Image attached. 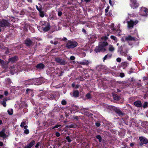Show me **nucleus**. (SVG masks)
<instances>
[{"label": "nucleus", "mask_w": 148, "mask_h": 148, "mask_svg": "<svg viewBox=\"0 0 148 148\" xmlns=\"http://www.w3.org/2000/svg\"><path fill=\"white\" fill-rule=\"evenodd\" d=\"M21 127H23L24 129H26L27 128V126L26 125V123L24 122H22L21 125Z\"/></svg>", "instance_id": "16"}, {"label": "nucleus", "mask_w": 148, "mask_h": 148, "mask_svg": "<svg viewBox=\"0 0 148 148\" xmlns=\"http://www.w3.org/2000/svg\"><path fill=\"white\" fill-rule=\"evenodd\" d=\"M134 145V144L133 143H131L130 144V145L131 146H132Z\"/></svg>", "instance_id": "52"}, {"label": "nucleus", "mask_w": 148, "mask_h": 148, "mask_svg": "<svg viewBox=\"0 0 148 148\" xmlns=\"http://www.w3.org/2000/svg\"><path fill=\"white\" fill-rule=\"evenodd\" d=\"M148 106V103L147 102H145L144 103V104L143 105V107L144 108H146Z\"/></svg>", "instance_id": "26"}, {"label": "nucleus", "mask_w": 148, "mask_h": 148, "mask_svg": "<svg viewBox=\"0 0 148 148\" xmlns=\"http://www.w3.org/2000/svg\"><path fill=\"white\" fill-rule=\"evenodd\" d=\"M2 123V121L1 120H0V125Z\"/></svg>", "instance_id": "59"}, {"label": "nucleus", "mask_w": 148, "mask_h": 148, "mask_svg": "<svg viewBox=\"0 0 148 148\" xmlns=\"http://www.w3.org/2000/svg\"><path fill=\"white\" fill-rule=\"evenodd\" d=\"M75 58L73 56H71L70 57V59L71 60H73L75 59Z\"/></svg>", "instance_id": "39"}, {"label": "nucleus", "mask_w": 148, "mask_h": 148, "mask_svg": "<svg viewBox=\"0 0 148 148\" xmlns=\"http://www.w3.org/2000/svg\"><path fill=\"white\" fill-rule=\"evenodd\" d=\"M62 12L60 11H59L58 13V15L59 16H60L62 15Z\"/></svg>", "instance_id": "35"}, {"label": "nucleus", "mask_w": 148, "mask_h": 148, "mask_svg": "<svg viewBox=\"0 0 148 148\" xmlns=\"http://www.w3.org/2000/svg\"><path fill=\"white\" fill-rule=\"evenodd\" d=\"M66 139L67 140L68 142H70L71 141V140H70L69 137H66Z\"/></svg>", "instance_id": "34"}, {"label": "nucleus", "mask_w": 148, "mask_h": 148, "mask_svg": "<svg viewBox=\"0 0 148 148\" xmlns=\"http://www.w3.org/2000/svg\"><path fill=\"white\" fill-rule=\"evenodd\" d=\"M90 0H84V1L86 2H88L90 1Z\"/></svg>", "instance_id": "48"}, {"label": "nucleus", "mask_w": 148, "mask_h": 148, "mask_svg": "<svg viewBox=\"0 0 148 148\" xmlns=\"http://www.w3.org/2000/svg\"><path fill=\"white\" fill-rule=\"evenodd\" d=\"M38 146H39V144L38 143H37L36 145L35 146V147L37 148L38 147Z\"/></svg>", "instance_id": "47"}, {"label": "nucleus", "mask_w": 148, "mask_h": 148, "mask_svg": "<svg viewBox=\"0 0 148 148\" xmlns=\"http://www.w3.org/2000/svg\"><path fill=\"white\" fill-rule=\"evenodd\" d=\"M25 44L27 46H30L32 44V41L29 39H27L25 41Z\"/></svg>", "instance_id": "14"}, {"label": "nucleus", "mask_w": 148, "mask_h": 148, "mask_svg": "<svg viewBox=\"0 0 148 148\" xmlns=\"http://www.w3.org/2000/svg\"><path fill=\"white\" fill-rule=\"evenodd\" d=\"M72 86L73 87H74V84L73 83L72 84Z\"/></svg>", "instance_id": "54"}, {"label": "nucleus", "mask_w": 148, "mask_h": 148, "mask_svg": "<svg viewBox=\"0 0 148 148\" xmlns=\"http://www.w3.org/2000/svg\"><path fill=\"white\" fill-rule=\"evenodd\" d=\"M108 9L106 8L105 9V12H108Z\"/></svg>", "instance_id": "49"}, {"label": "nucleus", "mask_w": 148, "mask_h": 148, "mask_svg": "<svg viewBox=\"0 0 148 148\" xmlns=\"http://www.w3.org/2000/svg\"><path fill=\"white\" fill-rule=\"evenodd\" d=\"M143 79L144 80L147 79L146 77H144L143 78Z\"/></svg>", "instance_id": "58"}, {"label": "nucleus", "mask_w": 148, "mask_h": 148, "mask_svg": "<svg viewBox=\"0 0 148 148\" xmlns=\"http://www.w3.org/2000/svg\"><path fill=\"white\" fill-rule=\"evenodd\" d=\"M108 37L106 36L101 38L98 47L95 49V51L96 52L100 51L104 52L106 50V47L108 45V42L106 41Z\"/></svg>", "instance_id": "1"}, {"label": "nucleus", "mask_w": 148, "mask_h": 148, "mask_svg": "<svg viewBox=\"0 0 148 148\" xmlns=\"http://www.w3.org/2000/svg\"><path fill=\"white\" fill-rule=\"evenodd\" d=\"M109 3L110 4V5L112 6L114 4L113 3V4H112V1L111 0H109Z\"/></svg>", "instance_id": "40"}, {"label": "nucleus", "mask_w": 148, "mask_h": 148, "mask_svg": "<svg viewBox=\"0 0 148 148\" xmlns=\"http://www.w3.org/2000/svg\"><path fill=\"white\" fill-rule=\"evenodd\" d=\"M56 62L60 63L61 64H63L62 60L59 58H56Z\"/></svg>", "instance_id": "19"}, {"label": "nucleus", "mask_w": 148, "mask_h": 148, "mask_svg": "<svg viewBox=\"0 0 148 148\" xmlns=\"http://www.w3.org/2000/svg\"><path fill=\"white\" fill-rule=\"evenodd\" d=\"M113 98L114 99L116 100H118L119 99V98L116 95L113 96Z\"/></svg>", "instance_id": "29"}, {"label": "nucleus", "mask_w": 148, "mask_h": 148, "mask_svg": "<svg viewBox=\"0 0 148 148\" xmlns=\"http://www.w3.org/2000/svg\"><path fill=\"white\" fill-rule=\"evenodd\" d=\"M96 125L97 127H99L100 126V124L99 123H96Z\"/></svg>", "instance_id": "43"}, {"label": "nucleus", "mask_w": 148, "mask_h": 148, "mask_svg": "<svg viewBox=\"0 0 148 148\" xmlns=\"http://www.w3.org/2000/svg\"><path fill=\"white\" fill-rule=\"evenodd\" d=\"M77 45V43L76 42L69 41L66 45V47L69 49L74 48Z\"/></svg>", "instance_id": "3"}, {"label": "nucleus", "mask_w": 148, "mask_h": 148, "mask_svg": "<svg viewBox=\"0 0 148 148\" xmlns=\"http://www.w3.org/2000/svg\"><path fill=\"white\" fill-rule=\"evenodd\" d=\"M110 38L114 40L115 42H117V39L116 38V37H115L113 36H110Z\"/></svg>", "instance_id": "22"}, {"label": "nucleus", "mask_w": 148, "mask_h": 148, "mask_svg": "<svg viewBox=\"0 0 148 148\" xmlns=\"http://www.w3.org/2000/svg\"><path fill=\"white\" fill-rule=\"evenodd\" d=\"M54 44H55V45L57 44L58 43V42H57L56 41H55L54 42Z\"/></svg>", "instance_id": "53"}, {"label": "nucleus", "mask_w": 148, "mask_h": 148, "mask_svg": "<svg viewBox=\"0 0 148 148\" xmlns=\"http://www.w3.org/2000/svg\"><path fill=\"white\" fill-rule=\"evenodd\" d=\"M141 142L143 143H146L148 142V140L144 137H141L139 138Z\"/></svg>", "instance_id": "11"}, {"label": "nucleus", "mask_w": 148, "mask_h": 148, "mask_svg": "<svg viewBox=\"0 0 148 148\" xmlns=\"http://www.w3.org/2000/svg\"><path fill=\"white\" fill-rule=\"evenodd\" d=\"M9 25V23L7 21L3 20L0 21V27H6Z\"/></svg>", "instance_id": "6"}, {"label": "nucleus", "mask_w": 148, "mask_h": 148, "mask_svg": "<svg viewBox=\"0 0 148 148\" xmlns=\"http://www.w3.org/2000/svg\"><path fill=\"white\" fill-rule=\"evenodd\" d=\"M108 55H106L104 58H103V61L107 59V58L108 57Z\"/></svg>", "instance_id": "38"}, {"label": "nucleus", "mask_w": 148, "mask_h": 148, "mask_svg": "<svg viewBox=\"0 0 148 148\" xmlns=\"http://www.w3.org/2000/svg\"><path fill=\"white\" fill-rule=\"evenodd\" d=\"M4 94L6 96H7L8 94V92L7 91H5L4 92Z\"/></svg>", "instance_id": "41"}, {"label": "nucleus", "mask_w": 148, "mask_h": 148, "mask_svg": "<svg viewBox=\"0 0 148 148\" xmlns=\"http://www.w3.org/2000/svg\"><path fill=\"white\" fill-rule=\"evenodd\" d=\"M35 143L34 141H32L29 144L25 146L24 148H31L34 144Z\"/></svg>", "instance_id": "12"}, {"label": "nucleus", "mask_w": 148, "mask_h": 148, "mask_svg": "<svg viewBox=\"0 0 148 148\" xmlns=\"http://www.w3.org/2000/svg\"><path fill=\"white\" fill-rule=\"evenodd\" d=\"M89 63V62L88 61H84L83 62H81V64H83V65H86L88 64Z\"/></svg>", "instance_id": "21"}, {"label": "nucleus", "mask_w": 148, "mask_h": 148, "mask_svg": "<svg viewBox=\"0 0 148 148\" xmlns=\"http://www.w3.org/2000/svg\"><path fill=\"white\" fill-rule=\"evenodd\" d=\"M17 57H13L12 58H10L9 60V62H15L17 60Z\"/></svg>", "instance_id": "17"}, {"label": "nucleus", "mask_w": 148, "mask_h": 148, "mask_svg": "<svg viewBox=\"0 0 148 148\" xmlns=\"http://www.w3.org/2000/svg\"><path fill=\"white\" fill-rule=\"evenodd\" d=\"M120 76L121 77H124V74L123 73H121L120 74Z\"/></svg>", "instance_id": "37"}, {"label": "nucleus", "mask_w": 148, "mask_h": 148, "mask_svg": "<svg viewBox=\"0 0 148 148\" xmlns=\"http://www.w3.org/2000/svg\"><path fill=\"white\" fill-rule=\"evenodd\" d=\"M36 8H37V9H38V10L39 11V10H40L39 9H38V7L37 6H36Z\"/></svg>", "instance_id": "56"}, {"label": "nucleus", "mask_w": 148, "mask_h": 148, "mask_svg": "<svg viewBox=\"0 0 148 148\" xmlns=\"http://www.w3.org/2000/svg\"><path fill=\"white\" fill-rule=\"evenodd\" d=\"M29 91H31V90L30 89H27L26 90V92L27 93H28V92Z\"/></svg>", "instance_id": "44"}, {"label": "nucleus", "mask_w": 148, "mask_h": 148, "mask_svg": "<svg viewBox=\"0 0 148 148\" xmlns=\"http://www.w3.org/2000/svg\"><path fill=\"white\" fill-rule=\"evenodd\" d=\"M138 21L137 20L134 21L132 20H130L129 21H128L127 23L128 28H132L133 27V26L136 25L138 23Z\"/></svg>", "instance_id": "4"}, {"label": "nucleus", "mask_w": 148, "mask_h": 148, "mask_svg": "<svg viewBox=\"0 0 148 148\" xmlns=\"http://www.w3.org/2000/svg\"><path fill=\"white\" fill-rule=\"evenodd\" d=\"M131 6L133 9L137 7L138 6V4L136 0H130Z\"/></svg>", "instance_id": "5"}, {"label": "nucleus", "mask_w": 148, "mask_h": 148, "mask_svg": "<svg viewBox=\"0 0 148 148\" xmlns=\"http://www.w3.org/2000/svg\"><path fill=\"white\" fill-rule=\"evenodd\" d=\"M134 103L135 106L137 107H141L142 106L141 101H136Z\"/></svg>", "instance_id": "10"}, {"label": "nucleus", "mask_w": 148, "mask_h": 148, "mask_svg": "<svg viewBox=\"0 0 148 148\" xmlns=\"http://www.w3.org/2000/svg\"><path fill=\"white\" fill-rule=\"evenodd\" d=\"M36 8H37V9H38V10L39 11V10H40L39 9H38V7L37 6H36Z\"/></svg>", "instance_id": "55"}, {"label": "nucleus", "mask_w": 148, "mask_h": 148, "mask_svg": "<svg viewBox=\"0 0 148 148\" xmlns=\"http://www.w3.org/2000/svg\"><path fill=\"white\" fill-rule=\"evenodd\" d=\"M127 59L129 60H131V58L130 57H127Z\"/></svg>", "instance_id": "45"}, {"label": "nucleus", "mask_w": 148, "mask_h": 148, "mask_svg": "<svg viewBox=\"0 0 148 148\" xmlns=\"http://www.w3.org/2000/svg\"><path fill=\"white\" fill-rule=\"evenodd\" d=\"M7 80H8V81H10V79H7Z\"/></svg>", "instance_id": "60"}, {"label": "nucleus", "mask_w": 148, "mask_h": 148, "mask_svg": "<svg viewBox=\"0 0 148 148\" xmlns=\"http://www.w3.org/2000/svg\"><path fill=\"white\" fill-rule=\"evenodd\" d=\"M0 63L3 66V65L4 64V62L3 60L1 59H0Z\"/></svg>", "instance_id": "32"}, {"label": "nucleus", "mask_w": 148, "mask_h": 148, "mask_svg": "<svg viewBox=\"0 0 148 148\" xmlns=\"http://www.w3.org/2000/svg\"><path fill=\"white\" fill-rule=\"evenodd\" d=\"M83 31H84V32H85V30H83Z\"/></svg>", "instance_id": "63"}, {"label": "nucleus", "mask_w": 148, "mask_h": 148, "mask_svg": "<svg viewBox=\"0 0 148 148\" xmlns=\"http://www.w3.org/2000/svg\"><path fill=\"white\" fill-rule=\"evenodd\" d=\"M13 19H14V18L13 17H11L10 18V19L12 21H13Z\"/></svg>", "instance_id": "51"}, {"label": "nucleus", "mask_w": 148, "mask_h": 148, "mask_svg": "<svg viewBox=\"0 0 148 148\" xmlns=\"http://www.w3.org/2000/svg\"><path fill=\"white\" fill-rule=\"evenodd\" d=\"M3 97V95H0V99L2 98Z\"/></svg>", "instance_id": "50"}, {"label": "nucleus", "mask_w": 148, "mask_h": 148, "mask_svg": "<svg viewBox=\"0 0 148 148\" xmlns=\"http://www.w3.org/2000/svg\"><path fill=\"white\" fill-rule=\"evenodd\" d=\"M8 114L10 115H12L13 113V110L12 109H10L8 110Z\"/></svg>", "instance_id": "23"}, {"label": "nucleus", "mask_w": 148, "mask_h": 148, "mask_svg": "<svg viewBox=\"0 0 148 148\" xmlns=\"http://www.w3.org/2000/svg\"><path fill=\"white\" fill-rule=\"evenodd\" d=\"M97 138L99 139V142L101 141V137L99 135H97L96 136Z\"/></svg>", "instance_id": "27"}, {"label": "nucleus", "mask_w": 148, "mask_h": 148, "mask_svg": "<svg viewBox=\"0 0 148 148\" xmlns=\"http://www.w3.org/2000/svg\"><path fill=\"white\" fill-rule=\"evenodd\" d=\"M66 101L64 100H63L62 101V104L63 105H65L66 104Z\"/></svg>", "instance_id": "31"}, {"label": "nucleus", "mask_w": 148, "mask_h": 148, "mask_svg": "<svg viewBox=\"0 0 148 148\" xmlns=\"http://www.w3.org/2000/svg\"><path fill=\"white\" fill-rule=\"evenodd\" d=\"M61 125H57L54 126L53 127V128H57L58 127H59Z\"/></svg>", "instance_id": "33"}, {"label": "nucleus", "mask_w": 148, "mask_h": 148, "mask_svg": "<svg viewBox=\"0 0 148 148\" xmlns=\"http://www.w3.org/2000/svg\"><path fill=\"white\" fill-rule=\"evenodd\" d=\"M108 49L110 51H113L114 50V48L112 45H110L109 46Z\"/></svg>", "instance_id": "18"}, {"label": "nucleus", "mask_w": 148, "mask_h": 148, "mask_svg": "<svg viewBox=\"0 0 148 148\" xmlns=\"http://www.w3.org/2000/svg\"><path fill=\"white\" fill-rule=\"evenodd\" d=\"M40 12V15L41 17H43L44 16V12L41 10H39Z\"/></svg>", "instance_id": "24"}, {"label": "nucleus", "mask_w": 148, "mask_h": 148, "mask_svg": "<svg viewBox=\"0 0 148 148\" xmlns=\"http://www.w3.org/2000/svg\"><path fill=\"white\" fill-rule=\"evenodd\" d=\"M40 79H33V84L35 85H40L42 82H39Z\"/></svg>", "instance_id": "13"}, {"label": "nucleus", "mask_w": 148, "mask_h": 148, "mask_svg": "<svg viewBox=\"0 0 148 148\" xmlns=\"http://www.w3.org/2000/svg\"><path fill=\"white\" fill-rule=\"evenodd\" d=\"M116 61L118 62H120L121 61V60L120 58H118L116 59Z\"/></svg>", "instance_id": "36"}, {"label": "nucleus", "mask_w": 148, "mask_h": 148, "mask_svg": "<svg viewBox=\"0 0 148 148\" xmlns=\"http://www.w3.org/2000/svg\"><path fill=\"white\" fill-rule=\"evenodd\" d=\"M0 136L3 138H5L7 137L8 136L5 133V129H3L0 132Z\"/></svg>", "instance_id": "7"}, {"label": "nucleus", "mask_w": 148, "mask_h": 148, "mask_svg": "<svg viewBox=\"0 0 148 148\" xmlns=\"http://www.w3.org/2000/svg\"><path fill=\"white\" fill-rule=\"evenodd\" d=\"M73 96L75 97H77L79 95V92L77 91H74L73 92Z\"/></svg>", "instance_id": "20"}, {"label": "nucleus", "mask_w": 148, "mask_h": 148, "mask_svg": "<svg viewBox=\"0 0 148 148\" xmlns=\"http://www.w3.org/2000/svg\"><path fill=\"white\" fill-rule=\"evenodd\" d=\"M6 100H4L2 102V104L3 105V106L4 107H5L6 106V102L5 101Z\"/></svg>", "instance_id": "25"}, {"label": "nucleus", "mask_w": 148, "mask_h": 148, "mask_svg": "<svg viewBox=\"0 0 148 148\" xmlns=\"http://www.w3.org/2000/svg\"><path fill=\"white\" fill-rule=\"evenodd\" d=\"M86 97L88 99H89L91 98V95L89 93H88L86 95Z\"/></svg>", "instance_id": "28"}, {"label": "nucleus", "mask_w": 148, "mask_h": 148, "mask_svg": "<svg viewBox=\"0 0 148 148\" xmlns=\"http://www.w3.org/2000/svg\"><path fill=\"white\" fill-rule=\"evenodd\" d=\"M56 136L57 137H58L60 135V134L58 132L56 133Z\"/></svg>", "instance_id": "42"}, {"label": "nucleus", "mask_w": 148, "mask_h": 148, "mask_svg": "<svg viewBox=\"0 0 148 148\" xmlns=\"http://www.w3.org/2000/svg\"><path fill=\"white\" fill-rule=\"evenodd\" d=\"M36 67L37 68L42 69L44 67V65L43 64L40 63L38 64Z\"/></svg>", "instance_id": "15"}, {"label": "nucleus", "mask_w": 148, "mask_h": 148, "mask_svg": "<svg viewBox=\"0 0 148 148\" xmlns=\"http://www.w3.org/2000/svg\"><path fill=\"white\" fill-rule=\"evenodd\" d=\"M109 7H108L107 8L108 9H109Z\"/></svg>", "instance_id": "62"}, {"label": "nucleus", "mask_w": 148, "mask_h": 148, "mask_svg": "<svg viewBox=\"0 0 148 148\" xmlns=\"http://www.w3.org/2000/svg\"><path fill=\"white\" fill-rule=\"evenodd\" d=\"M148 9L145 8H142L140 10L142 16H146L147 12Z\"/></svg>", "instance_id": "8"}, {"label": "nucleus", "mask_w": 148, "mask_h": 148, "mask_svg": "<svg viewBox=\"0 0 148 148\" xmlns=\"http://www.w3.org/2000/svg\"><path fill=\"white\" fill-rule=\"evenodd\" d=\"M3 145V143L2 142H0V146H2Z\"/></svg>", "instance_id": "46"}, {"label": "nucleus", "mask_w": 148, "mask_h": 148, "mask_svg": "<svg viewBox=\"0 0 148 148\" xmlns=\"http://www.w3.org/2000/svg\"><path fill=\"white\" fill-rule=\"evenodd\" d=\"M122 148H125V147H123Z\"/></svg>", "instance_id": "64"}, {"label": "nucleus", "mask_w": 148, "mask_h": 148, "mask_svg": "<svg viewBox=\"0 0 148 148\" xmlns=\"http://www.w3.org/2000/svg\"><path fill=\"white\" fill-rule=\"evenodd\" d=\"M125 40L128 42L130 41H134L135 40V38L132 37L131 36H128L125 37Z\"/></svg>", "instance_id": "9"}, {"label": "nucleus", "mask_w": 148, "mask_h": 148, "mask_svg": "<svg viewBox=\"0 0 148 148\" xmlns=\"http://www.w3.org/2000/svg\"><path fill=\"white\" fill-rule=\"evenodd\" d=\"M29 2H32V0H27Z\"/></svg>", "instance_id": "57"}, {"label": "nucleus", "mask_w": 148, "mask_h": 148, "mask_svg": "<svg viewBox=\"0 0 148 148\" xmlns=\"http://www.w3.org/2000/svg\"><path fill=\"white\" fill-rule=\"evenodd\" d=\"M24 132L25 133L27 134L29 133V131L27 129H26L24 130Z\"/></svg>", "instance_id": "30"}, {"label": "nucleus", "mask_w": 148, "mask_h": 148, "mask_svg": "<svg viewBox=\"0 0 148 148\" xmlns=\"http://www.w3.org/2000/svg\"><path fill=\"white\" fill-rule=\"evenodd\" d=\"M41 25L38 27V29L40 32H46L49 29V24L45 21L41 22Z\"/></svg>", "instance_id": "2"}, {"label": "nucleus", "mask_w": 148, "mask_h": 148, "mask_svg": "<svg viewBox=\"0 0 148 148\" xmlns=\"http://www.w3.org/2000/svg\"><path fill=\"white\" fill-rule=\"evenodd\" d=\"M116 45L118 46L119 45V43H117L116 44Z\"/></svg>", "instance_id": "61"}]
</instances>
